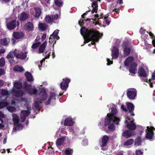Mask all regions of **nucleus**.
Masks as SVG:
<instances>
[{"mask_svg": "<svg viewBox=\"0 0 155 155\" xmlns=\"http://www.w3.org/2000/svg\"><path fill=\"white\" fill-rule=\"evenodd\" d=\"M24 36V33L21 32H14L13 34V37L15 39H20Z\"/></svg>", "mask_w": 155, "mask_h": 155, "instance_id": "nucleus-23", "label": "nucleus"}, {"mask_svg": "<svg viewBox=\"0 0 155 155\" xmlns=\"http://www.w3.org/2000/svg\"><path fill=\"white\" fill-rule=\"evenodd\" d=\"M127 107L131 115L132 116H134L135 114L133 112L134 108V104L131 103H128L127 104Z\"/></svg>", "mask_w": 155, "mask_h": 155, "instance_id": "nucleus-16", "label": "nucleus"}, {"mask_svg": "<svg viewBox=\"0 0 155 155\" xmlns=\"http://www.w3.org/2000/svg\"><path fill=\"white\" fill-rule=\"evenodd\" d=\"M74 124L72 120L69 118H66L64 121V125L66 126H72Z\"/></svg>", "mask_w": 155, "mask_h": 155, "instance_id": "nucleus-27", "label": "nucleus"}, {"mask_svg": "<svg viewBox=\"0 0 155 155\" xmlns=\"http://www.w3.org/2000/svg\"><path fill=\"white\" fill-rule=\"evenodd\" d=\"M108 128L109 131H114L115 130V126L114 124V123H112L111 124H109L108 125Z\"/></svg>", "mask_w": 155, "mask_h": 155, "instance_id": "nucleus-41", "label": "nucleus"}, {"mask_svg": "<svg viewBox=\"0 0 155 155\" xmlns=\"http://www.w3.org/2000/svg\"><path fill=\"white\" fill-rule=\"evenodd\" d=\"M28 52L26 51H21L20 53L17 54L16 57L20 59H25L26 58Z\"/></svg>", "mask_w": 155, "mask_h": 155, "instance_id": "nucleus-15", "label": "nucleus"}, {"mask_svg": "<svg viewBox=\"0 0 155 155\" xmlns=\"http://www.w3.org/2000/svg\"><path fill=\"white\" fill-rule=\"evenodd\" d=\"M30 113V112L28 111V110H22L21 115V121L22 122H24L25 120L26 117L28 116Z\"/></svg>", "mask_w": 155, "mask_h": 155, "instance_id": "nucleus-12", "label": "nucleus"}, {"mask_svg": "<svg viewBox=\"0 0 155 155\" xmlns=\"http://www.w3.org/2000/svg\"><path fill=\"white\" fill-rule=\"evenodd\" d=\"M120 120L119 118L108 113L105 119L104 126L105 127H106L110 124L111 122L115 123L116 125H118Z\"/></svg>", "mask_w": 155, "mask_h": 155, "instance_id": "nucleus-2", "label": "nucleus"}, {"mask_svg": "<svg viewBox=\"0 0 155 155\" xmlns=\"http://www.w3.org/2000/svg\"><path fill=\"white\" fill-rule=\"evenodd\" d=\"M7 109L9 111L12 112L16 110V108L15 107L11 106L8 107H7Z\"/></svg>", "mask_w": 155, "mask_h": 155, "instance_id": "nucleus-49", "label": "nucleus"}, {"mask_svg": "<svg viewBox=\"0 0 155 155\" xmlns=\"http://www.w3.org/2000/svg\"><path fill=\"white\" fill-rule=\"evenodd\" d=\"M5 73L4 69L2 68H0V76L3 75Z\"/></svg>", "mask_w": 155, "mask_h": 155, "instance_id": "nucleus-61", "label": "nucleus"}, {"mask_svg": "<svg viewBox=\"0 0 155 155\" xmlns=\"http://www.w3.org/2000/svg\"><path fill=\"white\" fill-rule=\"evenodd\" d=\"M99 16L98 14L94 15V17L96 18H97V19L96 18H94L93 19V20L94 21L93 22V23L95 24V25H99V22L98 21V18Z\"/></svg>", "mask_w": 155, "mask_h": 155, "instance_id": "nucleus-42", "label": "nucleus"}, {"mask_svg": "<svg viewBox=\"0 0 155 155\" xmlns=\"http://www.w3.org/2000/svg\"><path fill=\"white\" fill-rule=\"evenodd\" d=\"M137 64L135 63H133L130 65L129 68V71L131 74H135L137 71Z\"/></svg>", "mask_w": 155, "mask_h": 155, "instance_id": "nucleus-13", "label": "nucleus"}, {"mask_svg": "<svg viewBox=\"0 0 155 155\" xmlns=\"http://www.w3.org/2000/svg\"><path fill=\"white\" fill-rule=\"evenodd\" d=\"M41 43L40 42L35 43L33 44L31 46V48L33 49H37L40 46Z\"/></svg>", "mask_w": 155, "mask_h": 155, "instance_id": "nucleus-43", "label": "nucleus"}, {"mask_svg": "<svg viewBox=\"0 0 155 155\" xmlns=\"http://www.w3.org/2000/svg\"><path fill=\"white\" fill-rule=\"evenodd\" d=\"M62 80L63 81L60 84V88L62 90H66L68 87L70 80L66 78H63Z\"/></svg>", "mask_w": 155, "mask_h": 155, "instance_id": "nucleus-5", "label": "nucleus"}, {"mask_svg": "<svg viewBox=\"0 0 155 155\" xmlns=\"http://www.w3.org/2000/svg\"><path fill=\"white\" fill-rule=\"evenodd\" d=\"M1 94L2 96L8 95L9 93L8 91L5 89H2L1 90Z\"/></svg>", "mask_w": 155, "mask_h": 155, "instance_id": "nucleus-45", "label": "nucleus"}, {"mask_svg": "<svg viewBox=\"0 0 155 155\" xmlns=\"http://www.w3.org/2000/svg\"><path fill=\"white\" fill-rule=\"evenodd\" d=\"M65 139V137H62L57 139L56 141V145L57 147H59L64 142Z\"/></svg>", "mask_w": 155, "mask_h": 155, "instance_id": "nucleus-26", "label": "nucleus"}, {"mask_svg": "<svg viewBox=\"0 0 155 155\" xmlns=\"http://www.w3.org/2000/svg\"><path fill=\"white\" fill-rule=\"evenodd\" d=\"M155 79V71L152 73L151 79L152 80H153Z\"/></svg>", "mask_w": 155, "mask_h": 155, "instance_id": "nucleus-64", "label": "nucleus"}, {"mask_svg": "<svg viewBox=\"0 0 155 155\" xmlns=\"http://www.w3.org/2000/svg\"><path fill=\"white\" fill-rule=\"evenodd\" d=\"M47 44V41H45L40 46L38 49V53L40 54L43 52Z\"/></svg>", "mask_w": 155, "mask_h": 155, "instance_id": "nucleus-25", "label": "nucleus"}, {"mask_svg": "<svg viewBox=\"0 0 155 155\" xmlns=\"http://www.w3.org/2000/svg\"><path fill=\"white\" fill-rule=\"evenodd\" d=\"M107 17L105 16L104 17V19L105 20H104L103 22L104 24H107V25H108L110 23V22L108 19H107Z\"/></svg>", "mask_w": 155, "mask_h": 155, "instance_id": "nucleus-52", "label": "nucleus"}, {"mask_svg": "<svg viewBox=\"0 0 155 155\" xmlns=\"http://www.w3.org/2000/svg\"><path fill=\"white\" fill-rule=\"evenodd\" d=\"M25 76L27 80L29 82H32L34 79L31 74L29 72L27 71L25 73Z\"/></svg>", "mask_w": 155, "mask_h": 155, "instance_id": "nucleus-28", "label": "nucleus"}, {"mask_svg": "<svg viewBox=\"0 0 155 155\" xmlns=\"http://www.w3.org/2000/svg\"><path fill=\"white\" fill-rule=\"evenodd\" d=\"M39 99L41 101H45L47 97V94L45 89L41 88L40 89L39 94Z\"/></svg>", "mask_w": 155, "mask_h": 155, "instance_id": "nucleus-9", "label": "nucleus"}, {"mask_svg": "<svg viewBox=\"0 0 155 155\" xmlns=\"http://www.w3.org/2000/svg\"><path fill=\"white\" fill-rule=\"evenodd\" d=\"M45 19L46 22L48 23L51 24L53 21V18L49 15H46L45 17Z\"/></svg>", "mask_w": 155, "mask_h": 155, "instance_id": "nucleus-37", "label": "nucleus"}, {"mask_svg": "<svg viewBox=\"0 0 155 155\" xmlns=\"http://www.w3.org/2000/svg\"><path fill=\"white\" fill-rule=\"evenodd\" d=\"M135 153L136 155H141L143 154V152L140 150H136L135 151Z\"/></svg>", "mask_w": 155, "mask_h": 155, "instance_id": "nucleus-53", "label": "nucleus"}, {"mask_svg": "<svg viewBox=\"0 0 155 155\" xmlns=\"http://www.w3.org/2000/svg\"><path fill=\"white\" fill-rule=\"evenodd\" d=\"M24 89L26 91L27 93L31 95L32 94H36L38 91V90L36 88L35 86L32 88V85L28 84L27 82L25 81L24 83Z\"/></svg>", "mask_w": 155, "mask_h": 155, "instance_id": "nucleus-3", "label": "nucleus"}, {"mask_svg": "<svg viewBox=\"0 0 155 155\" xmlns=\"http://www.w3.org/2000/svg\"><path fill=\"white\" fill-rule=\"evenodd\" d=\"M19 24L18 21H17L16 20L14 19L7 23L6 26L9 30H11L14 29L17 26L19 25Z\"/></svg>", "mask_w": 155, "mask_h": 155, "instance_id": "nucleus-4", "label": "nucleus"}, {"mask_svg": "<svg viewBox=\"0 0 155 155\" xmlns=\"http://www.w3.org/2000/svg\"><path fill=\"white\" fill-rule=\"evenodd\" d=\"M63 0H54L55 5L61 7L62 6L63 3Z\"/></svg>", "mask_w": 155, "mask_h": 155, "instance_id": "nucleus-40", "label": "nucleus"}, {"mask_svg": "<svg viewBox=\"0 0 155 155\" xmlns=\"http://www.w3.org/2000/svg\"><path fill=\"white\" fill-rule=\"evenodd\" d=\"M25 30L28 31H32L34 30V27L32 22L30 21L27 22L24 25Z\"/></svg>", "mask_w": 155, "mask_h": 155, "instance_id": "nucleus-10", "label": "nucleus"}, {"mask_svg": "<svg viewBox=\"0 0 155 155\" xmlns=\"http://www.w3.org/2000/svg\"><path fill=\"white\" fill-rule=\"evenodd\" d=\"M59 30L58 29L56 30L53 33V34L55 36V37L57 36L59 33Z\"/></svg>", "mask_w": 155, "mask_h": 155, "instance_id": "nucleus-58", "label": "nucleus"}, {"mask_svg": "<svg viewBox=\"0 0 155 155\" xmlns=\"http://www.w3.org/2000/svg\"><path fill=\"white\" fill-rule=\"evenodd\" d=\"M58 15L57 14H56L54 15H52V18H53V20L57 19L58 18Z\"/></svg>", "mask_w": 155, "mask_h": 155, "instance_id": "nucleus-57", "label": "nucleus"}, {"mask_svg": "<svg viewBox=\"0 0 155 155\" xmlns=\"http://www.w3.org/2000/svg\"><path fill=\"white\" fill-rule=\"evenodd\" d=\"M56 95L55 93L54 92H51L50 94L49 97L47 102H45V104L46 105H50L51 104V102L52 100L54 99L55 100V97Z\"/></svg>", "mask_w": 155, "mask_h": 155, "instance_id": "nucleus-22", "label": "nucleus"}, {"mask_svg": "<svg viewBox=\"0 0 155 155\" xmlns=\"http://www.w3.org/2000/svg\"><path fill=\"white\" fill-rule=\"evenodd\" d=\"M12 120L14 124H17L19 123V119L18 117L16 114H13Z\"/></svg>", "mask_w": 155, "mask_h": 155, "instance_id": "nucleus-34", "label": "nucleus"}, {"mask_svg": "<svg viewBox=\"0 0 155 155\" xmlns=\"http://www.w3.org/2000/svg\"><path fill=\"white\" fill-rule=\"evenodd\" d=\"M109 137L107 135H104L101 139L100 141L101 146L103 147H106L107 144V142L109 139Z\"/></svg>", "mask_w": 155, "mask_h": 155, "instance_id": "nucleus-7", "label": "nucleus"}, {"mask_svg": "<svg viewBox=\"0 0 155 155\" xmlns=\"http://www.w3.org/2000/svg\"><path fill=\"white\" fill-rule=\"evenodd\" d=\"M92 7L93 8H97V2L95 1L93 2L92 3Z\"/></svg>", "mask_w": 155, "mask_h": 155, "instance_id": "nucleus-51", "label": "nucleus"}, {"mask_svg": "<svg viewBox=\"0 0 155 155\" xmlns=\"http://www.w3.org/2000/svg\"><path fill=\"white\" fill-rule=\"evenodd\" d=\"M5 64V61L4 58H0V66L2 67L4 66Z\"/></svg>", "mask_w": 155, "mask_h": 155, "instance_id": "nucleus-47", "label": "nucleus"}, {"mask_svg": "<svg viewBox=\"0 0 155 155\" xmlns=\"http://www.w3.org/2000/svg\"><path fill=\"white\" fill-rule=\"evenodd\" d=\"M142 141L140 137H138L135 139V145L139 146L140 145Z\"/></svg>", "mask_w": 155, "mask_h": 155, "instance_id": "nucleus-39", "label": "nucleus"}, {"mask_svg": "<svg viewBox=\"0 0 155 155\" xmlns=\"http://www.w3.org/2000/svg\"><path fill=\"white\" fill-rule=\"evenodd\" d=\"M121 109L125 112H127V109L125 107V106L122 104L121 107Z\"/></svg>", "mask_w": 155, "mask_h": 155, "instance_id": "nucleus-59", "label": "nucleus"}, {"mask_svg": "<svg viewBox=\"0 0 155 155\" xmlns=\"http://www.w3.org/2000/svg\"><path fill=\"white\" fill-rule=\"evenodd\" d=\"M13 69L15 71L20 72H22L24 71V69L22 67L18 65L15 66Z\"/></svg>", "mask_w": 155, "mask_h": 155, "instance_id": "nucleus-33", "label": "nucleus"}, {"mask_svg": "<svg viewBox=\"0 0 155 155\" xmlns=\"http://www.w3.org/2000/svg\"><path fill=\"white\" fill-rule=\"evenodd\" d=\"M154 136V133L153 131L148 130L146 135V137L147 139H152Z\"/></svg>", "mask_w": 155, "mask_h": 155, "instance_id": "nucleus-29", "label": "nucleus"}, {"mask_svg": "<svg viewBox=\"0 0 155 155\" xmlns=\"http://www.w3.org/2000/svg\"><path fill=\"white\" fill-rule=\"evenodd\" d=\"M98 8H93L91 12L92 14H93L95 12L96 13H97Z\"/></svg>", "mask_w": 155, "mask_h": 155, "instance_id": "nucleus-62", "label": "nucleus"}, {"mask_svg": "<svg viewBox=\"0 0 155 155\" xmlns=\"http://www.w3.org/2000/svg\"><path fill=\"white\" fill-rule=\"evenodd\" d=\"M81 18H80V20L78 21V24L80 25L82 27L84 26V24L86 23V24L87 25L88 23L90 22L91 19L90 18H87V19H85V16L83 15V14L81 15Z\"/></svg>", "mask_w": 155, "mask_h": 155, "instance_id": "nucleus-8", "label": "nucleus"}, {"mask_svg": "<svg viewBox=\"0 0 155 155\" xmlns=\"http://www.w3.org/2000/svg\"><path fill=\"white\" fill-rule=\"evenodd\" d=\"M47 35L46 34H44L41 37V40L42 41H44Z\"/></svg>", "mask_w": 155, "mask_h": 155, "instance_id": "nucleus-60", "label": "nucleus"}, {"mask_svg": "<svg viewBox=\"0 0 155 155\" xmlns=\"http://www.w3.org/2000/svg\"><path fill=\"white\" fill-rule=\"evenodd\" d=\"M134 142V140L133 139H130L124 143V146L130 145L133 144Z\"/></svg>", "mask_w": 155, "mask_h": 155, "instance_id": "nucleus-38", "label": "nucleus"}, {"mask_svg": "<svg viewBox=\"0 0 155 155\" xmlns=\"http://www.w3.org/2000/svg\"><path fill=\"white\" fill-rule=\"evenodd\" d=\"M134 58L132 56L127 58L124 61V64L125 66L128 67L134 61Z\"/></svg>", "mask_w": 155, "mask_h": 155, "instance_id": "nucleus-24", "label": "nucleus"}, {"mask_svg": "<svg viewBox=\"0 0 155 155\" xmlns=\"http://www.w3.org/2000/svg\"><path fill=\"white\" fill-rule=\"evenodd\" d=\"M148 79H143V78H141V80L142 81L144 82H148L149 84L150 85V87H153V85L151 81V80L149 79L148 80Z\"/></svg>", "mask_w": 155, "mask_h": 155, "instance_id": "nucleus-44", "label": "nucleus"}, {"mask_svg": "<svg viewBox=\"0 0 155 155\" xmlns=\"http://www.w3.org/2000/svg\"><path fill=\"white\" fill-rule=\"evenodd\" d=\"M128 41H124L122 43V46L124 47V48H128L127 47L128 45Z\"/></svg>", "mask_w": 155, "mask_h": 155, "instance_id": "nucleus-54", "label": "nucleus"}, {"mask_svg": "<svg viewBox=\"0 0 155 155\" xmlns=\"http://www.w3.org/2000/svg\"><path fill=\"white\" fill-rule=\"evenodd\" d=\"M133 122L134 120L129 122L127 124L126 127L130 130L134 131L136 128V126Z\"/></svg>", "mask_w": 155, "mask_h": 155, "instance_id": "nucleus-20", "label": "nucleus"}, {"mask_svg": "<svg viewBox=\"0 0 155 155\" xmlns=\"http://www.w3.org/2000/svg\"><path fill=\"white\" fill-rule=\"evenodd\" d=\"M29 16L30 15L29 14L23 12L18 15V18L20 21H23L27 20Z\"/></svg>", "mask_w": 155, "mask_h": 155, "instance_id": "nucleus-14", "label": "nucleus"}, {"mask_svg": "<svg viewBox=\"0 0 155 155\" xmlns=\"http://www.w3.org/2000/svg\"><path fill=\"white\" fill-rule=\"evenodd\" d=\"M127 95L130 99L133 100L135 99L137 95V91L135 89H130L127 92Z\"/></svg>", "mask_w": 155, "mask_h": 155, "instance_id": "nucleus-6", "label": "nucleus"}, {"mask_svg": "<svg viewBox=\"0 0 155 155\" xmlns=\"http://www.w3.org/2000/svg\"><path fill=\"white\" fill-rule=\"evenodd\" d=\"M16 49H15L13 51L10 52L6 56L7 58H14V57H16L17 53H16Z\"/></svg>", "mask_w": 155, "mask_h": 155, "instance_id": "nucleus-30", "label": "nucleus"}, {"mask_svg": "<svg viewBox=\"0 0 155 155\" xmlns=\"http://www.w3.org/2000/svg\"><path fill=\"white\" fill-rule=\"evenodd\" d=\"M12 92L14 94L16 97H18L22 96L24 94V93L21 90L16 91L14 88H13L12 89Z\"/></svg>", "mask_w": 155, "mask_h": 155, "instance_id": "nucleus-17", "label": "nucleus"}, {"mask_svg": "<svg viewBox=\"0 0 155 155\" xmlns=\"http://www.w3.org/2000/svg\"><path fill=\"white\" fill-rule=\"evenodd\" d=\"M1 43L4 45H7L9 42L10 40L9 38H5L1 40Z\"/></svg>", "mask_w": 155, "mask_h": 155, "instance_id": "nucleus-31", "label": "nucleus"}, {"mask_svg": "<svg viewBox=\"0 0 155 155\" xmlns=\"http://www.w3.org/2000/svg\"><path fill=\"white\" fill-rule=\"evenodd\" d=\"M117 113V110L114 108H113L111 109V114L113 115H115Z\"/></svg>", "mask_w": 155, "mask_h": 155, "instance_id": "nucleus-50", "label": "nucleus"}, {"mask_svg": "<svg viewBox=\"0 0 155 155\" xmlns=\"http://www.w3.org/2000/svg\"><path fill=\"white\" fill-rule=\"evenodd\" d=\"M22 87V84L19 81L15 82L14 84V87H15L17 89H20Z\"/></svg>", "mask_w": 155, "mask_h": 155, "instance_id": "nucleus-36", "label": "nucleus"}, {"mask_svg": "<svg viewBox=\"0 0 155 155\" xmlns=\"http://www.w3.org/2000/svg\"><path fill=\"white\" fill-rule=\"evenodd\" d=\"M135 133L134 131L130 130H126L123 132L122 136L124 137L128 138L132 136H134Z\"/></svg>", "mask_w": 155, "mask_h": 155, "instance_id": "nucleus-11", "label": "nucleus"}, {"mask_svg": "<svg viewBox=\"0 0 155 155\" xmlns=\"http://www.w3.org/2000/svg\"><path fill=\"white\" fill-rule=\"evenodd\" d=\"M131 49L129 48H125L124 50V54L125 56H128L130 52Z\"/></svg>", "mask_w": 155, "mask_h": 155, "instance_id": "nucleus-35", "label": "nucleus"}, {"mask_svg": "<svg viewBox=\"0 0 155 155\" xmlns=\"http://www.w3.org/2000/svg\"><path fill=\"white\" fill-rule=\"evenodd\" d=\"M39 27L42 31H45L47 28V25L45 23H40L39 24Z\"/></svg>", "mask_w": 155, "mask_h": 155, "instance_id": "nucleus-32", "label": "nucleus"}, {"mask_svg": "<svg viewBox=\"0 0 155 155\" xmlns=\"http://www.w3.org/2000/svg\"><path fill=\"white\" fill-rule=\"evenodd\" d=\"M34 107L36 109H38L39 107V104L38 102L36 101L35 102Z\"/></svg>", "mask_w": 155, "mask_h": 155, "instance_id": "nucleus-55", "label": "nucleus"}, {"mask_svg": "<svg viewBox=\"0 0 155 155\" xmlns=\"http://www.w3.org/2000/svg\"><path fill=\"white\" fill-rule=\"evenodd\" d=\"M34 10L35 11V13L34 15V17L36 18H38L40 17L41 13V8L39 6H37L35 7Z\"/></svg>", "mask_w": 155, "mask_h": 155, "instance_id": "nucleus-18", "label": "nucleus"}, {"mask_svg": "<svg viewBox=\"0 0 155 155\" xmlns=\"http://www.w3.org/2000/svg\"><path fill=\"white\" fill-rule=\"evenodd\" d=\"M80 32L85 40L93 41L91 43L92 45H94L95 42L98 41L100 37H101L98 31L93 28L89 29L84 27L81 28Z\"/></svg>", "mask_w": 155, "mask_h": 155, "instance_id": "nucleus-1", "label": "nucleus"}, {"mask_svg": "<svg viewBox=\"0 0 155 155\" xmlns=\"http://www.w3.org/2000/svg\"><path fill=\"white\" fill-rule=\"evenodd\" d=\"M112 55L111 56L113 58L116 59L118 57L119 54V50L117 48L116 46H115L113 47V49L112 51Z\"/></svg>", "mask_w": 155, "mask_h": 155, "instance_id": "nucleus-21", "label": "nucleus"}, {"mask_svg": "<svg viewBox=\"0 0 155 155\" xmlns=\"http://www.w3.org/2000/svg\"><path fill=\"white\" fill-rule=\"evenodd\" d=\"M149 35L151 37V38L154 39L155 38V37L154 35L151 32H149L148 33Z\"/></svg>", "mask_w": 155, "mask_h": 155, "instance_id": "nucleus-63", "label": "nucleus"}, {"mask_svg": "<svg viewBox=\"0 0 155 155\" xmlns=\"http://www.w3.org/2000/svg\"><path fill=\"white\" fill-rule=\"evenodd\" d=\"M17 127L15 128V130H21L23 128V125L21 124H17Z\"/></svg>", "mask_w": 155, "mask_h": 155, "instance_id": "nucleus-48", "label": "nucleus"}, {"mask_svg": "<svg viewBox=\"0 0 155 155\" xmlns=\"http://www.w3.org/2000/svg\"><path fill=\"white\" fill-rule=\"evenodd\" d=\"M138 74L139 77H143L146 78L147 77V73L144 69L142 67L139 68Z\"/></svg>", "mask_w": 155, "mask_h": 155, "instance_id": "nucleus-19", "label": "nucleus"}, {"mask_svg": "<svg viewBox=\"0 0 155 155\" xmlns=\"http://www.w3.org/2000/svg\"><path fill=\"white\" fill-rule=\"evenodd\" d=\"M8 59L9 62L11 64H15V61L14 59V58H8Z\"/></svg>", "mask_w": 155, "mask_h": 155, "instance_id": "nucleus-56", "label": "nucleus"}, {"mask_svg": "<svg viewBox=\"0 0 155 155\" xmlns=\"http://www.w3.org/2000/svg\"><path fill=\"white\" fill-rule=\"evenodd\" d=\"M8 103L6 102H0V109L8 105Z\"/></svg>", "mask_w": 155, "mask_h": 155, "instance_id": "nucleus-46", "label": "nucleus"}]
</instances>
